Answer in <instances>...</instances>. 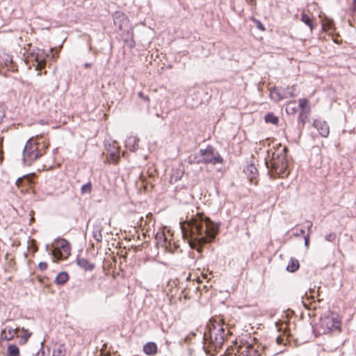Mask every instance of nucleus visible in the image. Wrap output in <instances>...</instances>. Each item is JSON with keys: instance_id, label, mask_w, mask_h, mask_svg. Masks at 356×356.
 Masks as SVG:
<instances>
[{"instance_id": "obj_1", "label": "nucleus", "mask_w": 356, "mask_h": 356, "mask_svg": "<svg viewBox=\"0 0 356 356\" xmlns=\"http://www.w3.org/2000/svg\"><path fill=\"white\" fill-rule=\"evenodd\" d=\"M180 227L184 239L198 253L202 252L205 244L214 241L219 230L218 226L202 213H197L190 220L181 222Z\"/></svg>"}, {"instance_id": "obj_2", "label": "nucleus", "mask_w": 356, "mask_h": 356, "mask_svg": "<svg viewBox=\"0 0 356 356\" xmlns=\"http://www.w3.org/2000/svg\"><path fill=\"white\" fill-rule=\"evenodd\" d=\"M204 348L207 355L214 356L215 353L221 348L225 340V331L223 326L219 322L211 323L208 325V332L204 334Z\"/></svg>"}, {"instance_id": "obj_3", "label": "nucleus", "mask_w": 356, "mask_h": 356, "mask_svg": "<svg viewBox=\"0 0 356 356\" xmlns=\"http://www.w3.org/2000/svg\"><path fill=\"white\" fill-rule=\"evenodd\" d=\"M38 136H33L26 143L22 152V161L26 165H31L46 153L48 145L38 142Z\"/></svg>"}, {"instance_id": "obj_4", "label": "nucleus", "mask_w": 356, "mask_h": 356, "mask_svg": "<svg viewBox=\"0 0 356 356\" xmlns=\"http://www.w3.org/2000/svg\"><path fill=\"white\" fill-rule=\"evenodd\" d=\"M265 165L268 168V174L272 178H275L277 176L283 177L285 175H288V173H286L288 161L287 159L283 155H276V152H273L270 161L265 159Z\"/></svg>"}, {"instance_id": "obj_5", "label": "nucleus", "mask_w": 356, "mask_h": 356, "mask_svg": "<svg viewBox=\"0 0 356 356\" xmlns=\"http://www.w3.org/2000/svg\"><path fill=\"white\" fill-rule=\"evenodd\" d=\"M341 324L337 314L329 310L325 313L324 316L321 317L317 333L321 335L334 331L339 332Z\"/></svg>"}, {"instance_id": "obj_6", "label": "nucleus", "mask_w": 356, "mask_h": 356, "mask_svg": "<svg viewBox=\"0 0 356 356\" xmlns=\"http://www.w3.org/2000/svg\"><path fill=\"white\" fill-rule=\"evenodd\" d=\"M46 250L54 259H63L70 254V244L65 238H58L54 241L51 248L46 245Z\"/></svg>"}, {"instance_id": "obj_7", "label": "nucleus", "mask_w": 356, "mask_h": 356, "mask_svg": "<svg viewBox=\"0 0 356 356\" xmlns=\"http://www.w3.org/2000/svg\"><path fill=\"white\" fill-rule=\"evenodd\" d=\"M200 155L202 159L197 161V163H211L216 165L217 163H222L223 158L220 155L218 152L211 145H208L206 149H201L200 150Z\"/></svg>"}, {"instance_id": "obj_8", "label": "nucleus", "mask_w": 356, "mask_h": 356, "mask_svg": "<svg viewBox=\"0 0 356 356\" xmlns=\"http://www.w3.org/2000/svg\"><path fill=\"white\" fill-rule=\"evenodd\" d=\"M113 23L120 31L129 33L133 30L128 17L121 12H115L113 15Z\"/></svg>"}, {"instance_id": "obj_9", "label": "nucleus", "mask_w": 356, "mask_h": 356, "mask_svg": "<svg viewBox=\"0 0 356 356\" xmlns=\"http://www.w3.org/2000/svg\"><path fill=\"white\" fill-rule=\"evenodd\" d=\"M105 148L106 151V159L109 163L114 164L118 163L120 157V147L116 141L112 143H105Z\"/></svg>"}, {"instance_id": "obj_10", "label": "nucleus", "mask_w": 356, "mask_h": 356, "mask_svg": "<svg viewBox=\"0 0 356 356\" xmlns=\"http://www.w3.org/2000/svg\"><path fill=\"white\" fill-rule=\"evenodd\" d=\"M49 56V52L44 49H38L36 51L31 53V58L37 63L35 70L41 71L47 64V58Z\"/></svg>"}, {"instance_id": "obj_11", "label": "nucleus", "mask_w": 356, "mask_h": 356, "mask_svg": "<svg viewBox=\"0 0 356 356\" xmlns=\"http://www.w3.org/2000/svg\"><path fill=\"white\" fill-rule=\"evenodd\" d=\"M313 126L318 130L322 137L327 138L329 136L330 127L327 122L321 120H315L313 122Z\"/></svg>"}, {"instance_id": "obj_12", "label": "nucleus", "mask_w": 356, "mask_h": 356, "mask_svg": "<svg viewBox=\"0 0 356 356\" xmlns=\"http://www.w3.org/2000/svg\"><path fill=\"white\" fill-rule=\"evenodd\" d=\"M19 327L13 328L12 327L6 326L1 330V338L6 341H10L14 339L15 334L19 337Z\"/></svg>"}, {"instance_id": "obj_13", "label": "nucleus", "mask_w": 356, "mask_h": 356, "mask_svg": "<svg viewBox=\"0 0 356 356\" xmlns=\"http://www.w3.org/2000/svg\"><path fill=\"white\" fill-rule=\"evenodd\" d=\"M0 65L1 66H6L8 67V70L11 71L16 70L17 66L14 63L13 60V57L8 54L3 53L1 55H0Z\"/></svg>"}, {"instance_id": "obj_14", "label": "nucleus", "mask_w": 356, "mask_h": 356, "mask_svg": "<svg viewBox=\"0 0 356 356\" xmlns=\"http://www.w3.org/2000/svg\"><path fill=\"white\" fill-rule=\"evenodd\" d=\"M33 182V178L29 175H25L22 177H19L16 181V185L17 187H26L28 188ZM27 190V188H26Z\"/></svg>"}, {"instance_id": "obj_15", "label": "nucleus", "mask_w": 356, "mask_h": 356, "mask_svg": "<svg viewBox=\"0 0 356 356\" xmlns=\"http://www.w3.org/2000/svg\"><path fill=\"white\" fill-rule=\"evenodd\" d=\"M158 350L157 346L154 342H148L143 346V351L148 355H154Z\"/></svg>"}, {"instance_id": "obj_16", "label": "nucleus", "mask_w": 356, "mask_h": 356, "mask_svg": "<svg viewBox=\"0 0 356 356\" xmlns=\"http://www.w3.org/2000/svg\"><path fill=\"white\" fill-rule=\"evenodd\" d=\"M65 346L62 343H56L54 347L52 356H65Z\"/></svg>"}, {"instance_id": "obj_17", "label": "nucleus", "mask_w": 356, "mask_h": 356, "mask_svg": "<svg viewBox=\"0 0 356 356\" xmlns=\"http://www.w3.org/2000/svg\"><path fill=\"white\" fill-rule=\"evenodd\" d=\"M244 172L249 177L250 180H252L258 174L257 168L252 164L248 165L245 169Z\"/></svg>"}, {"instance_id": "obj_18", "label": "nucleus", "mask_w": 356, "mask_h": 356, "mask_svg": "<svg viewBox=\"0 0 356 356\" xmlns=\"http://www.w3.org/2000/svg\"><path fill=\"white\" fill-rule=\"evenodd\" d=\"M69 280V275L66 272H60L59 273L56 278L55 283L58 285H63L65 284Z\"/></svg>"}, {"instance_id": "obj_19", "label": "nucleus", "mask_w": 356, "mask_h": 356, "mask_svg": "<svg viewBox=\"0 0 356 356\" xmlns=\"http://www.w3.org/2000/svg\"><path fill=\"white\" fill-rule=\"evenodd\" d=\"M300 268V263L298 259L291 258L289 264L286 266V270L290 273H294Z\"/></svg>"}, {"instance_id": "obj_20", "label": "nucleus", "mask_w": 356, "mask_h": 356, "mask_svg": "<svg viewBox=\"0 0 356 356\" xmlns=\"http://www.w3.org/2000/svg\"><path fill=\"white\" fill-rule=\"evenodd\" d=\"M301 21L309 27L311 31H312L313 29L316 27V25L313 22L312 18L305 13H303L301 15Z\"/></svg>"}, {"instance_id": "obj_21", "label": "nucleus", "mask_w": 356, "mask_h": 356, "mask_svg": "<svg viewBox=\"0 0 356 356\" xmlns=\"http://www.w3.org/2000/svg\"><path fill=\"white\" fill-rule=\"evenodd\" d=\"M309 113V112L300 111L298 115V128L300 129V131L304 129L305 124L308 118Z\"/></svg>"}, {"instance_id": "obj_22", "label": "nucleus", "mask_w": 356, "mask_h": 356, "mask_svg": "<svg viewBox=\"0 0 356 356\" xmlns=\"http://www.w3.org/2000/svg\"><path fill=\"white\" fill-rule=\"evenodd\" d=\"M266 123H270L277 125L279 122V118L273 113H268L264 117Z\"/></svg>"}, {"instance_id": "obj_23", "label": "nucleus", "mask_w": 356, "mask_h": 356, "mask_svg": "<svg viewBox=\"0 0 356 356\" xmlns=\"http://www.w3.org/2000/svg\"><path fill=\"white\" fill-rule=\"evenodd\" d=\"M124 42L130 49L134 47L135 41L134 40V31H130L129 33H127V37L124 38Z\"/></svg>"}, {"instance_id": "obj_24", "label": "nucleus", "mask_w": 356, "mask_h": 356, "mask_svg": "<svg viewBox=\"0 0 356 356\" xmlns=\"http://www.w3.org/2000/svg\"><path fill=\"white\" fill-rule=\"evenodd\" d=\"M299 107L301 108V112H310V106L309 105L308 99L302 98L299 99Z\"/></svg>"}, {"instance_id": "obj_25", "label": "nucleus", "mask_w": 356, "mask_h": 356, "mask_svg": "<svg viewBox=\"0 0 356 356\" xmlns=\"http://www.w3.org/2000/svg\"><path fill=\"white\" fill-rule=\"evenodd\" d=\"M19 332H21L19 336L21 337V341H23V343H26L28 339L31 337L32 333L30 332L28 330H26L24 327L19 328Z\"/></svg>"}, {"instance_id": "obj_26", "label": "nucleus", "mask_w": 356, "mask_h": 356, "mask_svg": "<svg viewBox=\"0 0 356 356\" xmlns=\"http://www.w3.org/2000/svg\"><path fill=\"white\" fill-rule=\"evenodd\" d=\"M8 356H19V349L15 344H10L7 349Z\"/></svg>"}, {"instance_id": "obj_27", "label": "nucleus", "mask_w": 356, "mask_h": 356, "mask_svg": "<svg viewBox=\"0 0 356 356\" xmlns=\"http://www.w3.org/2000/svg\"><path fill=\"white\" fill-rule=\"evenodd\" d=\"M76 261V264L85 270H89V261L86 259L77 257Z\"/></svg>"}, {"instance_id": "obj_28", "label": "nucleus", "mask_w": 356, "mask_h": 356, "mask_svg": "<svg viewBox=\"0 0 356 356\" xmlns=\"http://www.w3.org/2000/svg\"><path fill=\"white\" fill-rule=\"evenodd\" d=\"M165 248L170 252L175 253L179 249V245L175 242L169 241Z\"/></svg>"}, {"instance_id": "obj_29", "label": "nucleus", "mask_w": 356, "mask_h": 356, "mask_svg": "<svg viewBox=\"0 0 356 356\" xmlns=\"http://www.w3.org/2000/svg\"><path fill=\"white\" fill-rule=\"evenodd\" d=\"M93 238L97 241L100 242L102 239V235L101 234V229L99 228V226H94V229L92 231Z\"/></svg>"}, {"instance_id": "obj_30", "label": "nucleus", "mask_w": 356, "mask_h": 356, "mask_svg": "<svg viewBox=\"0 0 356 356\" xmlns=\"http://www.w3.org/2000/svg\"><path fill=\"white\" fill-rule=\"evenodd\" d=\"M298 111L295 102H289L286 107V111L289 114H294Z\"/></svg>"}, {"instance_id": "obj_31", "label": "nucleus", "mask_w": 356, "mask_h": 356, "mask_svg": "<svg viewBox=\"0 0 356 356\" xmlns=\"http://www.w3.org/2000/svg\"><path fill=\"white\" fill-rule=\"evenodd\" d=\"M291 88H288V90L285 91L284 94V96H280V94H279L278 92L276 93L277 96V99L280 100L284 97H292L294 96L293 93L291 91H289V90H291Z\"/></svg>"}, {"instance_id": "obj_32", "label": "nucleus", "mask_w": 356, "mask_h": 356, "mask_svg": "<svg viewBox=\"0 0 356 356\" xmlns=\"http://www.w3.org/2000/svg\"><path fill=\"white\" fill-rule=\"evenodd\" d=\"M248 356H261V354L252 344L251 348H249V355Z\"/></svg>"}, {"instance_id": "obj_33", "label": "nucleus", "mask_w": 356, "mask_h": 356, "mask_svg": "<svg viewBox=\"0 0 356 356\" xmlns=\"http://www.w3.org/2000/svg\"><path fill=\"white\" fill-rule=\"evenodd\" d=\"M337 235L335 233H330L325 236V240L329 242H334L336 240Z\"/></svg>"}, {"instance_id": "obj_34", "label": "nucleus", "mask_w": 356, "mask_h": 356, "mask_svg": "<svg viewBox=\"0 0 356 356\" xmlns=\"http://www.w3.org/2000/svg\"><path fill=\"white\" fill-rule=\"evenodd\" d=\"M252 344H248L242 348L241 353L245 356H248L249 355V348H251Z\"/></svg>"}, {"instance_id": "obj_35", "label": "nucleus", "mask_w": 356, "mask_h": 356, "mask_svg": "<svg viewBox=\"0 0 356 356\" xmlns=\"http://www.w3.org/2000/svg\"><path fill=\"white\" fill-rule=\"evenodd\" d=\"M138 95L140 98H141L144 102H145L146 103L149 104V98L148 96L145 95L143 92H139L138 93Z\"/></svg>"}, {"instance_id": "obj_36", "label": "nucleus", "mask_w": 356, "mask_h": 356, "mask_svg": "<svg viewBox=\"0 0 356 356\" xmlns=\"http://www.w3.org/2000/svg\"><path fill=\"white\" fill-rule=\"evenodd\" d=\"M253 22L255 23L256 26L258 29H259L261 31L265 30L264 26L262 24V23L259 20L254 19Z\"/></svg>"}, {"instance_id": "obj_37", "label": "nucleus", "mask_w": 356, "mask_h": 356, "mask_svg": "<svg viewBox=\"0 0 356 356\" xmlns=\"http://www.w3.org/2000/svg\"><path fill=\"white\" fill-rule=\"evenodd\" d=\"M48 268V264L47 262H44V261H41L38 264V268L43 271V270H47Z\"/></svg>"}, {"instance_id": "obj_38", "label": "nucleus", "mask_w": 356, "mask_h": 356, "mask_svg": "<svg viewBox=\"0 0 356 356\" xmlns=\"http://www.w3.org/2000/svg\"><path fill=\"white\" fill-rule=\"evenodd\" d=\"M89 192V181L81 186V193L84 194Z\"/></svg>"}, {"instance_id": "obj_39", "label": "nucleus", "mask_w": 356, "mask_h": 356, "mask_svg": "<svg viewBox=\"0 0 356 356\" xmlns=\"http://www.w3.org/2000/svg\"><path fill=\"white\" fill-rule=\"evenodd\" d=\"M289 149L286 147H284L280 152L276 153V155H283L285 158H286V154L288 153Z\"/></svg>"}, {"instance_id": "obj_40", "label": "nucleus", "mask_w": 356, "mask_h": 356, "mask_svg": "<svg viewBox=\"0 0 356 356\" xmlns=\"http://www.w3.org/2000/svg\"><path fill=\"white\" fill-rule=\"evenodd\" d=\"M305 239V247L308 248L309 245V234H307L306 236H304Z\"/></svg>"}, {"instance_id": "obj_41", "label": "nucleus", "mask_w": 356, "mask_h": 356, "mask_svg": "<svg viewBox=\"0 0 356 356\" xmlns=\"http://www.w3.org/2000/svg\"><path fill=\"white\" fill-rule=\"evenodd\" d=\"M307 231H308L307 234H309V235L312 232V227L313 224L311 221H307Z\"/></svg>"}, {"instance_id": "obj_42", "label": "nucleus", "mask_w": 356, "mask_h": 356, "mask_svg": "<svg viewBox=\"0 0 356 356\" xmlns=\"http://www.w3.org/2000/svg\"><path fill=\"white\" fill-rule=\"evenodd\" d=\"M276 341L278 344H284V340L281 336L277 337L276 339Z\"/></svg>"}, {"instance_id": "obj_43", "label": "nucleus", "mask_w": 356, "mask_h": 356, "mask_svg": "<svg viewBox=\"0 0 356 356\" xmlns=\"http://www.w3.org/2000/svg\"><path fill=\"white\" fill-rule=\"evenodd\" d=\"M40 353V356H44L45 353L44 351L42 350V348L37 353Z\"/></svg>"}, {"instance_id": "obj_44", "label": "nucleus", "mask_w": 356, "mask_h": 356, "mask_svg": "<svg viewBox=\"0 0 356 356\" xmlns=\"http://www.w3.org/2000/svg\"><path fill=\"white\" fill-rule=\"evenodd\" d=\"M353 12L356 11V0H353Z\"/></svg>"}, {"instance_id": "obj_45", "label": "nucleus", "mask_w": 356, "mask_h": 356, "mask_svg": "<svg viewBox=\"0 0 356 356\" xmlns=\"http://www.w3.org/2000/svg\"><path fill=\"white\" fill-rule=\"evenodd\" d=\"M304 234H305V230L303 229H300V232L297 233L296 235V236H300V235H303Z\"/></svg>"}, {"instance_id": "obj_46", "label": "nucleus", "mask_w": 356, "mask_h": 356, "mask_svg": "<svg viewBox=\"0 0 356 356\" xmlns=\"http://www.w3.org/2000/svg\"><path fill=\"white\" fill-rule=\"evenodd\" d=\"M34 221H35V218H34L33 216L32 215L30 218V222L31 223V222H33Z\"/></svg>"}, {"instance_id": "obj_47", "label": "nucleus", "mask_w": 356, "mask_h": 356, "mask_svg": "<svg viewBox=\"0 0 356 356\" xmlns=\"http://www.w3.org/2000/svg\"><path fill=\"white\" fill-rule=\"evenodd\" d=\"M90 270H92L95 268V264L90 263Z\"/></svg>"}, {"instance_id": "obj_48", "label": "nucleus", "mask_w": 356, "mask_h": 356, "mask_svg": "<svg viewBox=\"0 0 356 356\" xmlns=\"http://www.w3.org/2000/svg\"><path fill=\"white\" fill-rule=\"evenodd\" d=\"M83 66L86 67V68H88L89 67V63H86L83 64Z\"/></svg>"}, {"instance_id": "obj_49", "label": "nucleus", "mask_w": 356, "mask_h": 356, "mask_svg": "<svg viewBox=\"0 0 356 356\" xmlns=\"http://www.w3.org/2000/svg\"><path fill=\"white\" fill-rule=\"evenodd\" d=\"M92 248L94 249V244L90 245V249H92ZM92 252V250H90V252Z\"/></svg>"}, {"instance_id": "obj_50", "label": "nucleus", "mask_w": 356, "mask_h": 356, "mask_svg": "<svg viewBox=\"0 0 356 356\" xmlns=\"http://www.w3.org/2000/svg\"><path fill=\"white\" fill-rule=\"evenodd\" d=\"M3 161V156H0V163H1Z\"/></svg>"}, {"instance_id": "obj_51", "label": "nucleus", "mask_w": 356, "mask_h": 356, "mask_svg": "<svg viewBox=\"0 0 356 356\" xmlns=\"http://www.w3.org/2000/svg\"><path fill=\"white\" fill-rule=\"evenodd\" d=\"M101 267H102V271L104 272V268L103 265H102Z\"/></svg>"}, {"instance_id": "obj_52", "label": "nucleus", "mask_w": 356, "mask_h": 356, "mask_svg": "<svg viewBox=\"0 0 356 356\" xmlns=\"http://www.w3.org/2000/svg\"><path fill=\"white\" fill-rule=\"evenodd\" d=\"M246 1H252L253 0H245Z\"/></svg>"}, {"instance_id": "obj_53", "label": "nucleus", "mask_w": 356, "mask_h": 356, "mask_svg": "<svg viewBox=\"0 0 356 356\" xmlns=\"http://www.w3.org/2000/svg\"><path fill=\"white\" fill-rule=\"evenodd\" d=\"M37 356H40V353H37Z\"/></svg>"}, {"instance_id": "obj_54", "label": "nucleus", "mask_w": 356, "mask_h": 356, "mask_svg": "<svg viewBox=\"0 0 356 356\" xmlns=\"http://www.w3.org/2000/svg\"><path fill=\"white\" fill-rule=\"evenodd\" d=\"M35 356H37V354L35 355Z\"/></svg>"}]
</instances>
